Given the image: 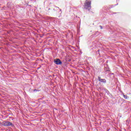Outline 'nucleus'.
<instances>
[{
  "instance_id": "7ed1b4c3",
  "label": "nucleus",
  "mask_w": 131,
  "mask_h": 131,
  "mask_svg": "<svg viewBox=\"0 0 131 131\" xmlns=\"http://www.w3.org/2000/svg\"><path fill=\"white\" fill-rule=\"evenodd\" d=\"M5 126H13V123L10 122H6L4 123Z\"/></svg>"
},
{
  "instance_id": "0eeeda50",
  "label": "nucleus",
  "mask_w": 131,
  "mask_h": 131,
  "mask_svg": "<svg viewBox=\"0 0 131 131\" xmlns=\"http://www.w3.org/2000/svg\"><path fill=\"white\" fill-rule=\"evenodd\" d=\"M35 91H36V92H38V90H34V92H35Z\"/></svg>"
},
{
  "instance_id": "20e7f679",
  "label": "nucleus",
  "mask_w": 131,
  "mask_h": 131,
  "mask_svg": "<svg viewBox=\"0 0 131 131\" xmlns=\"http://www.w3.org/2000/svg\"><path fill=\"white\" fill-rule=\"evenodd\" d=\"M98 80L100 82H102V83H106V82H107V81H106V79H102L100 77H98Z\"/></svg>"
},
{
  "instance_id": "423d86ee",
  "label": "nucleus",
  "mask_w": 131,
  "mask_h": 131,
  "mask_svg": "<svg viewBox=\"0 0 131 131\" xmlns=\"http://www.w3.org/2000/svg\"><path fill=\"white\" fill-rule=\"evenodd\" d=\"M100 29H103V27L102 26H99Z\"/></svg>"
},
{
  "instance_id": "f03ea898",
  "label": "nucleus",
  "mask_w": 131,
  "mask_h": 131,
  "mask_svg": "<svg viewBox=\"0 0 131 131\" xmlns=\"http://www.w3.org/2000/svg\"><path fill=\"white\" fill-rule=\"evenodd\" d=\"M54 63L55 64H56V65H62V61H61V60L59 58L55 59Z\"/></svg>"
},
{
  "instance_id": "39448f33",
  "label": "nucleus",
  "mask_w": 131,
  "mask_h": 131,
  "mask_svg": "<svg viewBox=\"0 0 131 131\" xmlns=\"http://www.w3.org/2000/svg\"><path fill=\"white\" fill-rule=\"evenodd\" d=\"M123 98H124V99H128V97H127V95H124V94H123Z\"/></svg>"
},
{
  "instance_id": "f257e3e1",
  "label": "nucleus",
  "mask_w": 131,
  "mask_h": 131,
  "mask_svg": "<svg viewBox=\"0 0 131 131\" xmlns=\"http://www.w3.org/2000/svg\"><path fill=\"white\" fill-rule=\"evenodd\" d=\"M84 9L91 11L92 9V1L86 0L84 3Z\"/></svg>"
}]
</instances>
